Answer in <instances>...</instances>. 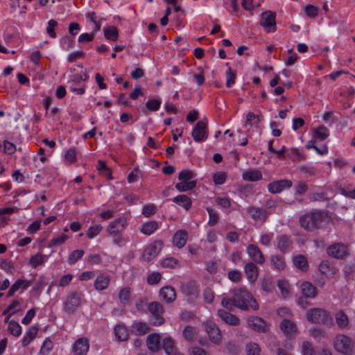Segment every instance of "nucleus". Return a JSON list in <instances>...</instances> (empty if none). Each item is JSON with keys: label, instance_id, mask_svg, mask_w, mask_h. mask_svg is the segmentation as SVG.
Instances as JSON below:
<instances>
[{"label": "nucleus", "instance_id": "6ab92c4d", "mask_svg": "<svg viewBox=\"0 0 355 355\" xmlns=\"http://www.w3.org/2000/svg\"><path fill=\"white\" fill-rule=\"evenodd\" d=\"M218 315L222 320L230 325L237 326L240 324V320L237 316L224 309H219L218 311Z\"/></svg>", "mask_w": 355, "mask_h": 355}, {"label": "nucleus", "instance_id": "dca6fc26", "mask_svg": "<svg viewBox=\"0 0 355 355\" xmlns=\"http://www.w3.org/2000/svg\"><path fill=\"white\" fill-rule=\"evenodd\" d=\"M127 225L125 218H119L112 222L107 228L109 234H117L122 232Z\"/></svg>", "mask_w": 355, "mask_h": 355}, {"label": "nucleus", "instance_id": "f704fd0d", "mask_svg": "<svg viewBox=\"0 0 355 355\" xmlns=\"http://www.w3.org/2000/svg\"><path fill=\"white\" fill-rule=\"evenodd\" d=\"M114 334L116 339L120 341H125L128 338V330L123 324H118L115 327Z\"/></svg>", "mask_w": 355, "mask_h": 355}, {"label": "nucleus", "instance_id": "a19ab883", "mask_svg": "<svg viewBox=\"0 0 355 355\" xmlns=\"http://www.w3.org/2000/svg\"><path fill=\"white\" fill-rule=\"evenodd\" d=\"M319 270L322 274L330 275L335 273V269L331 266L329 261H324L319 265Z\"/></svg>", "mask_w": 355, "mask_h": 355}, {"label": "nucleus", "instance_id": "a878e982", "mask_svg": "<svg viewBox=\"0 0 355 355\" xmlns=\"http://www.w3.org/2000/svg\"><path fill=\"white\" fill-rule=\"evenodd\" d=\"M150 331V327L144 322H137L131 325V331L137 336H142Z\"/></svg>", "mask_w": 355, "mask_h": 355}, {"label": "nucleus", "instance_id": "864d4df0", "mask_svg": "<svg viewBox=\"0 0 355 355\" xmlns=\"http://www.w3.org/2000/svg\"><path fill=\"white\" fill-rule=\"evenodd\" d=\"M274 236L273 233H262L260 236L259 243L264 246H268Z\"/></svg>", "mask_w": 355, "mask_h": 355}, {"label": "nucleus", "instance_id": "b1692460", "mask_svg": "<svg viewBox=\"0 0 355 355\" xmlns=\"http://www.w3.org/2000/svg\"><path fill=\"white\" fill-rule=\"evenodd\" d=\"M182 292L187 296H197L198 289L195 281H189L181 284Z\"/></svg>", "mask_w": 355, "mask_h": 355}, {"label": "nucleus", "instance_id": "8fccbe9b", "mask_svg": "<svg viewBox=\"0 0 355 355\" xmlns=\"http://www.w3.org/2000/svg\"><path fill=\"white\" fill-rule=\"evenodd\" d=\"M207 211L209 214V217L208 225L209 226L215 225L217 223L218 220V213L211 207H207Z\"/></svg>", "mask_w": 355, "mask_h": 355}, {"label": "nucleus", "instance_id": "de8ad7c7", "mask_svg": "<svg viewBox=\"0 0 355 355\" xmlns=\"http://www.w3.org/2000/svg\"><path fill=\"white\" fill-rule=\"evenodd\" d=\"M46 260V256L41 254H35L31 257L30 263L33 268H36L42 265Z\"/></svg>", "mask_w": 355, "mask_h": 355}, {"label": "nucleus", "instance_id": "4c0bfd02", "mask_svg": "<svg viewBox=\"0 0 355 355\" xmlns=\"http://www.w3.org/2000/svg\"><path fill=\"white\" fill-rule=\"evenodd\" d=\"M294 265L302 270H305L308 267L306 258L303 255H297L293 259Z\"/></svg>", "mask_w": 355, "mask_h": 355}, {"label": "nucleus", "instance_id": "49530a36", "mask_svg": "<svg viewBox=\"0 0 355 355\" xmlns=\"http://www.w3.org/2000/svg\"><path fill=\"white\" fill-rule=\"evenodd\" d=\"M53 347V342L50 340L46 338L40 349V355H48L50 352L52 350Z\"/></svg>", "mask_w": 355, "mask_h": 355}, {"label": "nucleus", "instance_id": "338daca9", "mask_svg": "<svg viewBox=\"0 0 355 355\" xmlns=\"http://www.w3.org/2000/svg\"><path fill=\"white\" fill-rule=\"evenodd\" d=\"M303 355H315V350L311 344L309 342H304L302 344Z\"/></svg>", "mask_w": 355, "mask_h": 355}, {"label": "nucleus", "instance_id": "09e8293b", "mask_svg": "<svg viewBox=\"0 0 355 355\" xmlns=\"http://www.w3.org/2000/svg\"><path fill=\"white\" fill-rule=\"evenodd\" d=\"M184 338L189 341L193 340L196 336V329L191 326H187L183 330Z\"/></svg>", "mask_w": 355, "mask_h": 355}, {"label": "nucleus", "instance_id": "aec40b11", "mask_svg": "<svg viewBox=\"0 0 355 355\" xmlns=\"http://www.w3.org/2000/svg\"><path fill=\"white\" fill-rule=\"evenodd\" d=\"M160 339L159 334L154 333L148 335L146 338V345L148 349L151 352H157L160 349Z\"/></svg>", "mask_w": 355, "mask_h": 355}, {"label": "nucleus", "instance_id": "69168bd1", "mask_svg": "<svg viewBox=\"0 0 355 355\" xmlns=\"http://www.w3.org/2000/svg\"><path fill=\"white\" fill-rule=\"evenodd\" d=\"M162 278V275L159 272H153L148 275L147 282L150 285L157 284Z\"/></svg>", "mask_w": 355, "mask_h": 355}, {"label": "nucleus", "instance_id": "c9c22d12", "mask_svg": "<svg viewBox=\"0 0 355 355\" xmlns=\"http://www.w3.org/2000/svg\"><path fill=\"white\" fill-rule=\"evenodd\" d=\"M158 227V224L155 221H149L142 225L140 228L141 232L145 235H150Z\"/></svg>", "mask_w": 355, "mask_h": 355}, {"label": "nucleus", "instance_id": "f3484780", "mask_svg": "<svg viewBox=\"0 0 355 355\" xmlns=\"http://www.w3.org/2000/svg\"><path fill=\"white\" fill-rule=\"evenodd\" d=\"M292 244L290 237L286 235L282 234L277 237V248L284 254L291 250Z\"/></svg>", "mask_w": 355, "mask_h": 355}, {"label": "nucleus", "instance_id": "423d86ee", "mask_svg": "<svg viewBox=\"0 0 355 355\" xmlns=\"http://www.w3.org/2000/svg\"><path fill=\"white\" fill-rule=\"evenodd\" d=\"M83 294L81 292H70L64 302V310L69 314L73 313L81 304Z\"/></svg>", "mask_w": 355, "mask_h": 355}, {"label": "nucleus", "instance_id": "13d9d810", "mask_svg": "<svg viewBox=\"0 0 355 355\" xmlns=\"http://www.w3.org/2000/svg\"><path fill=\"white\" fill-rule=\"evenodd\" d=\"M304 11L306 15L314 18L318 15V8L313 5L309 4L305 7Z\"/></svg>", "mask_w": 355, "mask_h": 355}, {"label": "nucleus", "instance_id": "20e7f679", "mask_svg": "<svg viewBox=\"0 0 355 355\" xmlns=\"http://www.w3.org/2000/svg\"><path fill=\"white\" fill-rule=\"evenodd\" d=\"M335 349L345 355H351L353 351V343L349 337L344 334H338L334 342Z\"/></svg>", "mask_w": 355, "mask_h": 355}, {"label": "nucleus", "instance_id": "1a4fd4ad", "mask_svg": "<svg viewBox=\"0 0 355 355\" xmlns=\"http://www.w3.org/2000/svg\"><path fill=\"white\" fill-rule=\"evenodd\" d=\"M206 331L210 340L214 344H219L222 339V334L218 327L212 321H207L204 323Z\"/></svg>", "mask_w": 355, "mask_h": 355}, {"label": "nucleus", "instance_id": "e2e57ef3", "mask_svg": "<svg viewBox=\"0 0 355 355\" xmlns=\"http://www.w3.org/2000/svg\"><path fill=\"white\" fill-rule=\"evenodd\" d=\"M60 43L63 49L68 50L72 46L73 40L69 36H64L60 39Z\"/></svg>", "mask_w": 355, "mask_h": 355}, {"label": "nucleus", "instance_id": "bf43d9fd", "mask_svg": "<svg viewBox=\"0 0 355 355\" xmlns=\"http://www.w3.org/2000/svg\"><path fill=\"white\" fill-rule=\"evenodd\" d=\"M259 120L257 118L254 112H250L246 115L245 126L257 125Z\"/></svg>", "mask_w": 355, "mask_h": 355}, {"label": "nucleus", "instance_id": "473e14b6", "mask_svg": "<svg viewBox=\"0 0 355 355\" xmlns=\"http://www.w3.org/2000/svg\"><path fill=\"white\" fill-rule=\"evenodd\" d=\"M249 326L254 331H261L265 328V322L259 317H251L248 319Z\"/></svg>", "mask_w": 355, "mask_h": 355}, {"label": "nucleus", "instance_id": "412c9836", "mask_svg": "<svg viewBox=\"0 0 355 355\" xmlns=\"http://www.w3.org/2000/svg\"><path fill=\"white\" fill-rule=\"evenodd\" d=\"M245 273L249 282L254 283L258 278L259 269L255 263L248 262L244 267Z\"/></svg>", "mask_w": 355, "mask_h": 355}, {"label": "nucleus", "instance_id": "f03ea898", "mask_svg": "<svg viewBox=\"0 0 355 355\" xmlns=\"http://www.w3.org/2000/svg\"><path fill=\"white\" fill-rule=\"evenodd\" d=\"M329 220V215L322 210L314 209L307 212L299 218L300 226L308 232L320 229L324 223Z\"/></svg>", "mask_w": 355, "mask_h": 355}, {"label": "nucleus", "instance_id": "58836bf2", "mask_svg": "<svg viewBox=\"0 0 355 355\" xmlns=\"http://www.w3.org/2000/svg\"><path fill=\"white\" fill-rule=\"evenodd\" d=\"M196 185V181L182 182L175 184L176 189L180 192H184L193 189Z\"/></svg>", "mask_w": 355, "mask_h": 355}, {"label": "nucleus", "instance_id": "c85d7f7f", "mask_svg": "<svg viewBox=\"0 0 355 355\" xmlns=\"http://www.w3.org/2000/svg\"><path fill=\"white\" fill-rule=\"evenodd\" d=\"M242 178L245 181L255 182L262 179V173L258 170H248L243 173Z\"/></svg>", "mask_w": 355, "mask_h": 355}, {"label": "nucleus", "instance_id": "72a5a7b5", "mask_svg": "<svg viewBox=\"0 0 355 355\" xmlns=\"http://www.w3.org/2000/svg\"><path fill=\"white\" fill-rule=\"evenodd\" d=\"M38 329L35 326H31L28 328L25 336H24L21 345L23 347H26L36 336Z\"/></svg>", "mask_w": 355, "mask_h": 355}, {"label": "nucleus", "instance_id": "bb28decb", "mask_svg": "<svg viewBox=\"0 0 355 355\" xmlns=\"http://www.w3.org/2000/svg\"><path fill=\"white\" fill-rule=\"evenodd\" d=\"M110 277L107 275H98L94 281V288L96 291H101L106 289L110 284Z\"/></svg>", "mask_w": 355, "mask_h": 355}, {"label": "nucleus", "instance_id": "2f4dec72", "mask_svg": "<svg viewBox=\"0 0 355 355\" xmlns=\"http://www.w3.org/2000/svg\"><path fill=\"white\" fill-rule=\"evenodd\" d=\"M173 202L189 210L191 207V200L186 195H179L172 199Z\"/></svg>", "mask_w": 355, "mask_h": 355}, {"label": "nucleus", "instance_id": "cd10ccee", "mask_svg": "<svg viewBox=\"0 0 355 355\" xmlns=\"http://www.w3.org/2000/svg\"><path fill=\"white\" fill-rule=\"evenodd\" d=\"M301 290L302 294L308 298H313L317 295V290L315 287L308 282H305L302 284Z\"/></svg>", "mask_w": 355, "mask_h": 355}, {"label": "nucleus", "instance_id": "37998d69", "mask_svg": "<svg viewBox=\"0 0 355 355\" xmlns=\"http://www.w3.org/2000/svg\"><path fill=\"white\" fill-rule=\"evenodd\" d=\"M245 351L248 355H260L261 347L256 343H249L246 345Z\"/></svg>", "mask_w": 355, "mask_h": 355}, {"label": "nucleus", "instance_id": "a18cd8bd", "mask_svg": "<svg viewBox=\"0 0 355 355\" xmlns=\"http://www.w3.org/2000/svg\"><path fill=\"white\" fill-rule=\"evenodd\" d=\"M84 255L83 250H76L73 251L68 257V263L70 265L76 263Z\"/></svg>", "mask_w": 355, "mask_h": 355}, {"label": "nucleus", "instance_id": "7ed1b4c3", "mask_svg": "<svg viewBox=\"0 0 355 355\" xmlns=\"http://www.w3.org/2000/svg\"><path fill=\"white\" fill-rule=\"evenodd\" d=\"M306 319L311 323L324 325L333 324V318L329 313L320 308L310 309L306 311Z\"/></svg>", "mask_w": 355, "mask_h": 355}, {"label": "nucleus", "instance_id": "3c124183", "mask_svg": "<svg viewBox=\"0 0 355 355\" xmlns=\"http://www.w3.org/2000/svg\"><path fill=\"white\" fill-rule=\"evenodd\" d=\"M193 177L194 173L190 170H183L178 175V178L182 182H190Z\"/></svg>", "mask_w": 355, "mask_h": 355}, {"label": "nucleus", "instance_id": "c756f323", "mask_svg": "<svg viewBox=\"0 0 355 355\" xmlns=\"http://www.w3.org/2000/svg\"><path fill=\"white\" fill-rule=\"evenodd\" d=\"M162 347L167 355H174L177 352L174 340L170 336L163 339Z\"/></svg>", "mask_w": 355, "mask_h": 355}, {"label": "nucleus", "instance_id": "f257e3e1", "mask_svg": "<svg viewBox=\"0 0 355 355\" xmlns=\"http://www.w3.org/2000/svg\"><path fill=\"white\" fill-rule=\"evenodd\" d=\"M232 297H223L221 300V305L230 310L236 307L243 311H248L250 309L257 310L259 304L245 288H238L232 290Z\"/></svg>", "mask_w": 355, "mask_h": 355}, {"label": "nucleus", "instance_id": "0eeeda50", "mask_svg": "<svg viewBox=\"0 0 355 355\" xmlns=\"http://www.w3.org/2000/svg\"><path fill=\"white\" fill-rule=\"evenodd\" d=\"M327 252L329 256L336 259H343L348 255L347 246L342 243H336L327 249Z\"/></svg>", "mask_w": 355, "mask_h": 355}, {"label": "nucleus", "instance_id": "e433bc0d", "mask_svg": "<svg viewBox=\"0 0 355 355\" xmlns=\"http://www.w3.org/2000/svg\"><path fill=\"white\" fill-rule=\"evenodd\" d=\"M105 37L111 41L118 40L119 33L117 28L114 26L105 27L103 30Z\"/></svg>", "mask_w": 355, "mask_h": 355}, {"label": "nucleus", "instance_id": "7c9ffc66", "mask_svg": "<svg viewBox=\"0 0 355 355\" xmlns=\"http://www.w3.org/2000/svg\"><path fill=\"white\" fill-rule=\"evenodd\" d=\"M335 318L336 324L339 327L345 329L349 326L348 316L343 311L340 310L337 311L335 314Z\"/></svg>", "mask_w": 355, "mask_h": 355}, {"label": "nucleus", "instance_id": "f8f14e48", "mask_svg": "<svg viewBox=\"0 0 355 355\" xmlns=\"http://www.w3.org/2000/svg\"><path fill=\"white\" fill-rule=\"evenodd\" d=\"M293 183L289 180H280L274 181L268 184V189L271 193H278L282 192L286 189H289L292 187Z\"/></svg>", "mask_w": 355, "mask_h": 355}, {"label": "nucleus", "instance_id": "6e6552de", "mask_svg": "<svg viewBox=\"0 0 355 355\" xmlns=\"http://www.w3.org/2000/svg\"><path fill=\"white\" fill-rule=\"evenodd\" d=\"M275 13L271 11H267L261 15L260 21L261 26L268 32H274L276 30Z\"/></svg>", "mask_w": 355, "mask_h": 355}, {"label": "nucleus", "instance_id": "a211bd4d", "mask_svg": "<svg viewBox=\"0 0 355 355\" xmlns=\"http://www.w3.org/2000/svg\"><path fill=\"white\" fill-rule=\"evenodd\" d=\"M160 300L166 303H171L176 299V293L171 286H164L159 291Z\"/></svg>", "mask_w": 355, "mask_h": 355}, {"label": "nucleus", "instance_id": "4468645a", "mask_svg": "<svg viewBox=\"0 0 355 355\" xmlns=\"http://www.w3.org/2000/svg\"><path fill=\"white\" fill-rule=\"evenodd\" d=\"M247 211L250 215L252 219L255 222L264 223L268 215L267 211L263 209L254 206L248 207Z\"/></svg>", "mask_w": 355, "mask_h": 355}, {"label": "nucleus", "instance_id": "774afa93", "mask_svg": "<svg viewBox=\"0 0 355 355\" xmlns=\"http://www.w3.org/2000/svg\"><path fill=\"white\" fill-rule=\"evenodd\" d=\"M3 151L5 153L12 155L16 151V146L14 144L10 141H4Z\"/></svg>", "mask_w": 355, "mask_h": 355}, {"label": "nucleus", "instance_id": "79ce46f5", "mask_svg": "<svg viewBox=\"0 0 355 355\" xmlns=\"http://www.w3.org/2000/svg\"><path fill=\"white\" fill-rule=\"evenodd\" d=\"M8 330L12 335L18 337L21 334V327L18 322L11 320L9 322Z\"/></svg>", "mask_w": 355, "mask_h": 355}, {"label": "nucleus", "instance_id": "0e129e2a", "mask_svg": "<svg viewBox=\"0 0 355 355\" xmlns=\"http://www.w3.org/2000/svg\"><path fill=\"white\" fill-rule=\"evenodd\" d=\"M328 197L325 192L314 193L310 196L311 201H326L328 200Z\"/></svg>", "mask_w": 355, "mask_h": 355}, {"label": "nucleus", "instance_id": "4d7b16f0", "mask_svg": "<svg viewBox=\"0 0 355 355\" xmlns=\"http://www.w3.org/2000/svg\"><path fill=\"white\" fill-rule=\"evenodd\" d=\"M178 260L173 257H168L162 261V266L164 268H174L178 265Z\"/></svg>", "mask_w": 355, "mask_h": 355}, {"label": "nucleus", "instance_id": "4be33fe9", "mask_svg": "<svg viewBox=\"0 0 355 355\" xmlns=\"http://www.w3.org/2000/svg\"><path fill=\"white\" fill-rule=\"evenodd\" d=\"M279 327L287 336H293L297 332V326L295 322L288 319H284Z\"/></svg>", "mask_w": 355, "mask_h": 355}, {"label": "nucleus", "instance_id": "5fc2aeb1", "mask_svg": "<svg viewBox=\"0 0 355 355\" xmlns=\"http://www.w3.org/2000/svg\"><path fill=\"white\" fill-rule=\"evenodd\" d=\"M226 87L230 88L235 83L236 80V74L232 71L231 67H229L226 71Z\"/></svg>", "mask_w": 355, "mask_h": 355}, {"label": "nucleus", "instance_id": "680f3d73", "mask_svg": "<svg viewBox=\"0 0 355 355\" xmlns=\"http://www.w3.org/2000/svg\"><path fill=\"white\" fill-rule=\"evenodd\" d=\"M67 239V236L62 234L61 235L58 236L56 238H54L53 239H52L50 242L49 246L50 247L58 246V245L64 243Z\"/></svg>", "mask_w": 355, "mask_h": 355}, {"label": "nucleus", "instance_id": "ea45409f", "mask_svg": "<svg viewBox=\"0 0 355 355\" xmlns=\"http://www.w3.org/2000/svg\"><path fill=\"white\" fill-rule=\"evenodd\" d=\"M329 136V130L328 129L321 125L317 129L313 130V137L314 138L319 139L320 140H324Z\"/></svg>", "mask_w": 355, "mask_h": 355}, {"label": "nucleus", "instance_id": "052dcab7", "mask_svg": "<svg viewBox=\"0 0 355 355\" xmlns=\"http://www.w3.org/2000/svg\"><path fill=\"white\" fill-rule=\"evenodd\" d=\"M161 102L157 99H151L146 102V106L150 111H157L160 107Z\"/></svg>", "mask_w": 355, "mask_h": 355}, {"label": "nucleus", "instance_id": "c03bdc74", "mask_svg": "<svg viewBox=\"0 0 355 355\" xmlns=\"http://www.w3.org/2000/svg\"><path fill=\"white\" fill-rule=\"evenodd\" d=\"M130 297V289L128 287L123 288L120 290L118 297L121 303L125 304L128 303Z\"/></svg>", "mask_w": 355, "mask_h": 355}, {"label": "nucleus", "instance_id": "6e6d98bb", "mask_svg": "<svg viewBox=\"0 0 355 355\" xmlns=\"http://www.w3.org/2000/svg\"><path fill=\"white\" fill-rule=\"evenodd\" d=\"M103 227L101 225H96L92 227H90L87 232V236L89 239H93L96 236H97L101 231L102 230Z\"/></svg>", "mask_w": 355, "mask_h": 355}, {"label": "nucleus", "instance_id": "39448f33", "mask_svg": "<svg viewBox=\"0 0 355 355\" xmlns=\"http://www.w3.org/2000/svg\"><path fill=\"white\" fill-rule=\"evenodd\" d=\"M148 310L151 313L150 322L154 326H159L164 322L163 306L158 302H153L148 304Z\"/></svg>", "mask_w": 355, "mask_h": 355}, {"label": "nucleus", "instance_id": "5701e85b", "mask_svg": "<svg viewBox=\"0 0 355 355\" xmlns=\"http://www.w3.org/2000/svg\"><path fill=\"white\" fill-rule=\"evenodd\" d=\"M188 234L185 230L177 231L173 238V243L178 248H183L187 243Z\"/></svg>", "mask_w": 355, "mask_h": 355}, {"label": "nucleus", "instance_id": "9d476101", "mask_svg": "<svg viewBox=\"0 0 355 355\" xmlns=\"http://www.w3.org/2000/svg\"><path fill=\"white\" fill-rule=\"evenodd\" d=\"M162 245L163 243L161 241H157L149 244L143 252V258L147 261H151L159 254L162 250Z\"/></svg>", "mask_w": 355, "mask_h": 355}, {"label": "nucleus", "instance_id": "393cba45", "mask_svg": "<svg viewBox=\"0 0 355 355\" xmlns=\"http://www.w3.org/2000/svg\"><path fill=\"white\" fill-rule=\"evenodd\" d=\"M270 262L272 268L279 271L284 270L286 266L284 257L279 254L271 255Z\"/></svg>", "mask_w": 355, "mask_h": 355}, {"label": "nucleus", "instance_id": "2eb2a0df", "mask_svg": "<svg viewBox=\"0 0 355 355\" xmlns=\"http://www.w3.org/2000/svg\"><path fill=\"white\" fill-rule=\"evenodd\" d=\"M89 348V341L86 338L77 339L73 345L74 355H86Z\"/></svg>", "mask_w": 355, "mask_h": 355}, {"label": "nucleus", "instance_id": "9b49d317", "mask_svg": "<svg viewBox=\"0 0 355 355\" xmlns=\"http://www.w3.org/2000/svg\"><path fill=\"white\" fill-rule=\"evenodd\" d=\"M246 252L254 263L259 265L264 263L266 261L265 257L258 245L255 244L248 245L246 248Z\"/></svg>", "mask_w": 355, "mask_h": 355}, {"label": "nucleus", "instance_id": "603ef678", "mask_svg": "<svg viewBox=\"0 0 355 355\" xmlns=\"http://www.w3.org/2000/svg\"><path fill=\"white\" fill-rule=\"evenodd\" d=\"M57 26H58V22L54 19H50L48 21V26L46 27V33L52 38L56 37V33H55L54 29Z\"/></svg>", "mask_w": 355, "mask_h": 355}, {"label": "nucleus", "instance_id": "ddd939ff", "mask_svg": "<svg viewBox=\"0 0 355 355\" xmlns=\"http://www.w3.org/2000/svg\"><path fill=\"white\" fill-rule=\"evenodd\" d=\"M207 125L204 121H200L195 125L192 131V137L195 141L201 142L207 139Z\"/></svg>", "mask_w": 355, "mask_h": 355}]
</instances>
